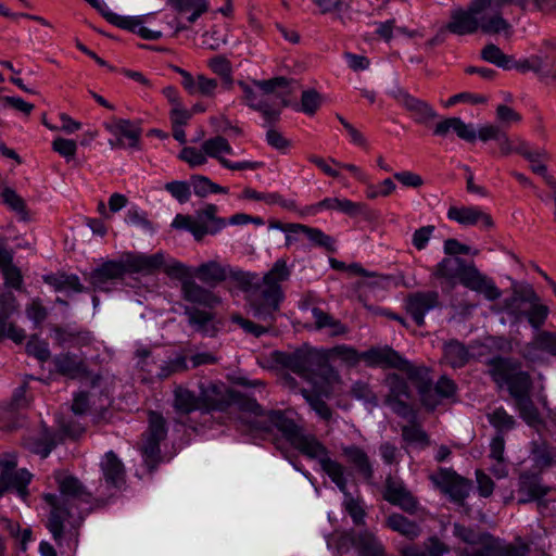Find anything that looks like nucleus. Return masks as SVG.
Segmentation results:
<instances>
[{"label": "nucleus", "instance_id": "1", "mask_svg": "<svg viewBox=\"0 0 556 556\" xmlns=\"http://www.w3.org/2000/svg\"><path fill=\"white\" fill-rule=\"evenodd\" d=\"M193 275L203 283L215 288L224 281L245 293V300L251 303L254 314L266 316L279 300L280 283L291 277V268L287 260L278 258L271 268L262 277L254 271H245L230 265H222L216 261H208L199 265Z\"/></svg>", "mask_w": 556, "mask_h": 556}, {"label": "nucleus", "instance_id": "2", "mask_svg": "<svg viewBox=\"0 0 556 556\" xmlns=\"http://www.w3.org/2000/svg\"><path fill=\"white\" fill-rule=\"evenodd\" d=\"M541 11L549 10L555 0H533ZM515 4L526 10L528 0H471L466 9L451 11L446 29L457 36L473 35L479 30L489 36H502L506 40L514 35V26L503 17L502 10Z\"/></svg>", "mask_w": 556, "mask_h": 556}, {"label": "nucleus", "instance_id": "3", "mask_svg": "<svg viewBox=\"0 0 556 556\" xmlns=\"http://www.w3.org/2000/svg\"><path fill=\"white\" fill-rule=\"evenodd\" d=\"M53 476L60 494L46 493L43 494V500L51 507L47 528L54 541L60 544L64 534L65 523L67 522L75 529L83 520L80 513L75 517L72 503L90 504L92 493L87 490L77 477L66 471L59 470Z\"/></svg>", "mask_w": 556, "mask_h": 556}, {"label": "nucleus", "instance_id": "4", "mask_svg": "<svg viewBox=\"0 0 556 556\" xmlns=\"http://www.w3.org/2000/svg\"><path fill=\"white\" fill-rule=\"evenodd\" d=\"M242 407L254 415V420L249 421L255 430L270 432L274 428L280 431L283 438L303 455L318 459L323 466L324 459H331L327 448L311 434L303 433L295 421L280 410H265L255 400H247Z\"/></svg>", "mask_w": 556, "mask_h": 556}, {"label": "nucleus", "instance_id": "5", "mask_svg": "<svg viewBox=\"0 0 556 556\" xmlns=\"http://www.w3.org/2000/svg\"><path fill=\"white\" fill-rule=\"evenodd\" d=\"M488 374L496 386L505 388L513 397L519 416L533 425L539 419L538 409L531 399L533 381L522 368L521 362L511 357L496 356L488 361Z\"/></svg>", "mask_w": 556, "mask_h": 556}, {"label": "nucleus", "instance_id": "6", "mask_svg": "<svg viewBox=\"0 0 556 556\" xmlns=\"http://www.w3.org/2000/svg\"><path fill=\"white\" fill-rule=\"evenodd\" d=\"M217 205L210 203L195 211L193 216L177 214L170 226L177 230H187L195 241H202L205 236H215L227 226V220L217 216Z\"/></svg>", "mask_w": 556, "mask_h": 556}, {"label": "nucleus", "instance_id": "7", "mask_svg": "<svg viewBox=\"0 0 556 556\" xmlns=\"http://www.w3.org/2000/svg\"><path fill=\"white\" fill-rule=\"evenodd\" d=\"M450 132H454L460 140L472 143L477 138L482 142L497 141L504 131L494 124H485L477 129L473 124H467L459 117H447L435 123L433 130L435 136L445 137Z\"/></svg>", "mask_w": 556, "mask_h": 556}, {"label": "nucleus", "instance_id": "8", "mask_svg": "<svg viewBox=\"0 0 556 556\" xmlns=\"http://www.w3.org/2000/svg\"><path fill=\"white\" fill-rule=\"evenodd\" d=\"M363 361L369 367L394 368L407 375L410 380H424L426 367H416L392 348L377 346L363 352Z\"/></svg>", "mask_w": 556, "mask_h": 556}, {"label": "nucleus", "instance_id": "9", "mask_svg": "<svg viewBox=\"0 0 556 556\" xmlns=\"http://www.w3.org/2000/svg\"><path fill=\"white\" fill-rule=\"evenodd\" d=\"M166 435L167 428L164 417L159 413L151 412L149 414V427L142 434V445L140 447L143 462L150 471H153L162 459L160 443Z\"/></svg>", "mask_w": 556, "mask_h": 556}, {"label": "nucleus", "instance_id": "10", "mask_svg": "<svg viewBox=\"0 0 556 556\" xmlns=\"http://www.w3.org/2000/svg\"><path fill=\"white\" fill-rule=\"evenodd\" d=\"M321 469L328 475L331 481L344 494V508L352 517L355 525L364 521L365 511L357 498H354L348 491V479L345 467L334 459H324Z\"/></svg>", "mask_w": 556, "mask_h": 556}, {"label": "nucleus", "instance_id": "11", "mask_svg": "<svg viewBox=\"0 0 556 556\" xmlns=\"http://www.w3.org/2000/svg\"><path fill=\"white\" fill-rule=\"evenodd\" d=\"M202 149L208 157L216 159L218 163L230 170H255L263 166L262 162L254 161H241L231 162L224 157L225 154L232 155L233 150L229 144L228 140L223 136H215L206 139L202 143Z\"/></svg>", "mask_w": 556, "mask_h": 556}, {"label": "nucleus", "instance_id": "12", "mask_svg": "<svg viewBox=\"0 0 556 556\" xmlns=\"http://www.w3.org/2000/svg\"><path fill=\"white\" fill-rule=\"evenodd\" d=\"M199 403L203 410H226L231 404V394L224 383L210 380L200 381Z\"/></svg>", "mask_w": 556, "mask_h": 556}, {"label": "nucleus", "instance_id": "13", "mask_svg": "<svg viewBox=\"0 0 556 556\" xmlns=\"http://www.w3.org/2000/svg\"><path fill=\"white\" fill-rule=\"evenodd\" d=\"M17 311V301L12 292L0 293V341L10 339L15 343H22L26 333L15 323L11 321V317Z\"/></svg>", "mask_w": 556, "mask_h": 556}, {"label": "nucleus", "instance_id": "14", "mask_svg": "<svg viewBox=\"0 0 556 556\" xmlns=\"http://www.w3.org/2000/svg\"><path fill=\"white\" fill-rule=\"evenodd\" d=\"M431 481L455 503L462 504L469 495L470 482L455 471L441 468L430 476Z\"/></svg>", "mask_w": 556, "mask_h": 556}, {"label": "nucleus", "instance_id": "15", "mask_svg": "<svg viewBox=\"0 0 556 556\" xmlns=\"http://www.w3.org/2000/svg\"><path fill=\"white\" fill-rule=\"evenodd\" d=\"M280 293H281V295H280L279 300L277 301L275 308L268 309L269 312H268V314H266V316H264V318L256 316L254 314L255 312H254L253 306L251 305L250 302L247 301L252 316L255 319H257L260 323H254V321L247 319L238 314H235L231 316V321L233 324L238 325L245 333L252 334L255 338H260L261 336L267 333L275 323V319H276L275 314L279 311L280 304L285 300V292H283L281 285H280Z\"/></svg>", "mask_w": 556, "mask_h": 556}, {"label": "nucleus", "instance_id": "16", "mask_svg": "<svg viewBox=\"0 0 556 556\" xmlns=\"http://www.w3.org/2000/svg\"><path fill=\"white\" fill-rule=\"evenodd\" d=\"M459 283L471 291L483 294L489 301H495L502 295V291L493 279L482 274L472 263L467 265Z\"/></svg>", "mask_w": 556, "mask_h": 556}, {"label": "nucleus", "instance_id": "17", "mask_svg": "<svg viewBox=\"0 0 556 556\" xmlns=\"http://www.w3.org/2000/svg\"><path fill=\"white\" fill-rule=\"evenodd\" d=\"M16 459L11 457L5 459L4 467L0 473L1 483L8 491L14 490L20 498L26 501L29 496L28 484L33 479V475L27 469H15Z\"/></svg>", "mask_w": 556, "mask_h": 556}, {"label": "nucleus", "instance_id": "18", "mask_svg": "<svg viewBox=\"0 0 556 556\" xmlns=\"http://www.w3.org/2000/svg\"><path fill=\"white\" fill-rule=\"evenodd\" d=\"M439 305L440 300L437 291H417L410 293L405 301L406 311L418 327L425 325L426 314Z\"/></svg>", "mask_w": 556, "mask_h": 556}, {"label": "nucleus", "instance_id": "19", "mask_svg": "<svg viewBox=\"0 0 556 556\" xmlns=\"http://www.w3.org/2000/svg\"><path fill=\"white\" fill-rule=\"evenodd\" d=\"M383 498L408 514H415L419 505L417 498L402 481L390 477L386 480Z\"/></svg>", "mask_w": 556, "mask_h": 556}, {"label": "nucleus", "instance_id": "20", "mask_svg": "<svg viewBox=\"0 0 556 556\" xmlns=\"http://www.w3.org/2000/svg\"><path fill=\"white\" fill-rule=\"evenodd\" d=\"M447 218L462 226H479L482 229L493 227L491 215L479 206H451Z\"/></svg>", "mask_w": 556, "mask_h": 556}, {"label": "nucleus", "instance_id": "21", "mask_svg": "<svg viewBox=\"0 0 556 556\" xmlns=\"http://www.w3.org/2000/svg\"><path fill=\"white\" fill-rule=\"evenodd\" d=\"M27 386V381H24L18 388H16L10 403L2 408L0 417L1 428L12 430L18 426L16 413L27 408L30 404V399L26 396Z\"/></svg>", "mask_w": 556, "mask_h": 556}, {"label": "nucleus", "instance_id": "22", "mask_svg": "<svg viewBox=\"0 0 556 556\" xmlns=\"http://www.w3.org/2000/svg\"><path fill=\"white\" fill-rule=\"evenodd\" d=\"M105 128L116 136V141L110 140V144L115 148H138L140 129L126 119H115L104 124Z\"/></svg>", "mask_w": 556, "mask_h": 556}, {"label": "nucleus", "instance_id": "23", "mask_svg": "<svg viewBox=\"0 0 556 556\" xmlns=\"http://www.w3.org/2000/svg\"><path fill=\"white\" fill-rule=\"evenodd\" d=\"M536 300L539 296L531 286L514 287L511 295L504 300L503 307L508 315L519 320L526 315L523 305Z\"/></svg>", "mask_w": 556, "mask_h": 556}, {"label": "nucleus", "instance_id": "24", "mask_svg": "<svg viewBox=\"0 0 556 556\" xmlns=\"http://www.w3.org/2000/svg\"><path fill=\"white\" fill-rule=\"evenodd\" d=\"M538 63L536 75L542 80L556 79V39L544 40L541 49L534 54Z\"/></svg>", "mask_w": 556, "mask_h": 556}, {"label": "nucleus", "instance_id": "25", "mask_svg": "<svg viewBox=\"0 0 556 556\" xmlns=\"http://www.w3.org/2000/svg\"><path fill=\"white\" fill-rule=\"evenodd\" d=\"M126 273L127 268L123 262L108 261L91 273L90 282L94 289L106 291L109 282L122 279Z\"/></svg>", "mask_w": 556, "mask_h": 556}, {"label": "nucleus", "instance_id": "26", "mask_svg": "<svg viewBox=\"0 0 556 556\" xmlns=\"http://www.w3.org/2000/svg\"><path fill=\"white\" fill-rule=\"evenodd\" d=\"M100 468L108 485L117 489L125 483V466L113 451H109L104 454L100 462Z\"/></svg>", "mask_w": 556, "mask_h": 556}, {"label": "nucleus", "instance_id": "27", "mask_svg": "<svg viewBox=\"0 0 556 556\" xmlns=\"http://www.w3.org/2000/svg\"><path fill=\"white\" fill-rule=\"evenodd\" d=\"M181 292L186 301L205 307L212 308L220 302V299L213 291L200 286L191 277L182 281Z\"/></svg>", "mask_w": 556, "mask_h": 556}, {"label": "nucleus", "instance_id": "28", "mask_svg": "<svg viewBox=\"0 0 556 556\" xmlns=\"http://www.w3.org/2000/svg\"><path fill=\"white\" fill-rule=\"evenodd\" d=\"M52 331L54 333L55 342L61 346L70 345L73 348H80L89 345L92 341V334L90 331L72 325L53 326Z\"/></svg>", "mask_w": 556, "mask_h": 556}, {"label": "nucleus", "instance_id": "29", "mask_svg": "<svg viewBox=\"0 0 556 556\" xmlns=\"http://www.w3.org/2000/svg\"><path fill=\"white\" fill-rule=\"evenodd\" d=\"M467 265L468 263L460 257H444L434 266L432 276L447 282L453 288L459 282Z\"/></svg>", "mask_w": 556, "mask_h": 556}, {"label": "nucleus", "instance_id": "30", "mask_svg": "<svg viewBox=\"0 0 556 556\" xmlns=\"http://www.w3.org/2000/svg\"><path fill=\"white\" fill-rule=\"evenodd\" d=\"M345 460L355 469V471L366 481L374 477V468L367 453L355 444L344 445L341 448Z\"/></svg>", "mask_w": 556, "mask_h": 556}, {"label": "nucleus", "instance_id": "31", "mask_svg": "<svg viewBox=\"0 0 556 556\" xmlns=\"http://www.w3.org/2000/svg\"><path fill=\"white\" fill-rule=\"evenodd\" d=\"M548 492V488L541 483V478L535 473L523 472L519 477V504H526L540 500Z\"/></svg>", "mask_w": 556, "mask_h": 556}, {"label": "nucleus", "instance_id": "32", "mask_svg": "<svg viewBox=\"0 0 556 556\" xmlns=\"http://www.w3.org/2000/svg\"><path fill=\"white\" fill-rule=\"evenodd\" d=\"M365 205L359 202H353L349 199L339 198H325L318 203L308 207V213L316 214L317 212L338 211L346 214L350 217H355L364 212Z\"/></svg>", "mask_w": 556, "mask_h": 556}, {"label": "nucleus", "instance_id": "33", "mask_svg": "<svg viewBox=\"0 0 556 556\" xmlns=\"http://www.w3.org/2000/svg\"><path fill=\"white\" fill-rule=\"evenodd\" d=\"M55 370L71 379L86 377L88 369L86 363L76 354L62 353L53 358Z\"/></svg>", "mask_w": 556, "mask_h": 556}, {"label": "nucleus", "instance_id": "34", "mask_svg": "<svg viewBox=\"0 0 556 556\" xmlns=\"http://www.w3.org/2000/svg\"><path fill=\"white\" fill-rule=\"evenodd\" d=\"M518 154L523 156L531 165V170L540 175L547 185V177H553L547 173V167L544 164L548 160V153L542 148H533L529 142L522 143L518 148Z\"/></svg>", "mask_w": 556, "mask_h": 556}, {"label": "nucleus", "instance_id": "35", "mask_svg": "<svg viewBox=\"0 0 556 556\" xmlns=\"http://www.w3.org/2000/svg\"><path fill=\"white\" fill-rule=\"evenodd\" d=\"M282 365L304 379H311L314 366V356L309 353L296 351L283 355Z\"/></svg>", "mask_w": 556, "mask_h": 556}, {"label": "nucleus", "instance_id": "36", "mask_svg": "<svg viewBox=\"0 0 556 556\" xmlns=\"http://www.w3.org/2000/svg\"><path fill=\"white\" fill-rule=\"evenodd\" d=\"M173 407L180 415H188L201 409L199 397L195 393L182 386H176L174 391Z\"/></svg>", "mask_w": 556, "mask_h": 556}, {"label": "nucleus", "instance_id": "37", "mask_svg": "<svg viewBox=\"0 0 556 556\" xmlns=\"http://www.w3.org/2000/svg\"><path fill=\"white\" fill-rule=\"evenodd\" d=\"M490 547L494 552V556H529L530 545L520 536L513 542H505L501 539L492 536Z\"/></svg>", "mask_w": 556, "mask_h": 556}, {"label": "nucleus", "instance_id": "38", "mask_svg": "<svg viewBox=\"0 0 556 556\" xmlns=\"http://www.w3.org/2000/svg\"><path fill=\"white\" fill-rule=\"evenodd\" d=\"M312 317L317 330L327 329L329 336L339 337L348 332V327L332 315L326 313L319 307L312 308Z\"/></svg>", "mask_w": 556, "mask_h": 556}, {"label": "nucleus", "instance_id": "39", "mask_svg": "<svg viewBox=\"0 0 556 556\" xmlns=\"http://www.w3.org/2000/svg\"><path fill=\"white\" fill-rule=\"evenodd\" d=\"M166 2L179 14L190 12L187 21L191 24L195 23L210 9L208 0H166Z\"/></svg>", "mask_w": 556, "mask_h": 556}, {"label": "nucleus", "instance_id": "40", "mask_svg": "<svg viewBox=\"0 0 556 556\" xmlns=\"http://www.w3.org/2000/svg\"><path fill=\"white\" fill-rule=\"evenodd\" d=\"M287 229L292 230L294 233L304 235L317 247L325 248L327 251H334V240L318 228H313L302 224H290Z\"/></svg>", "mask_w": 556, "mask_h": 556}, {"label": "nucleus", "instance_id": "41", "mask_svg": "<svg viewBox=\"0 0 556 556\" xmlns=\"http://www.w3.org/2000/svg\"><path fill=\"white\" fill-rule=\"evenodd\" d=\"M443 357L445 363L451 367L462 368L469 362L471 355L462 342L451 340L443 346Z\"/></svg>", "mask_w": 556, "mask_h": 556}, {"label": "nucleus", "instance_id": "42", "mask_svg": "<svg viewBox=\"0 0 556 556\" xmlns=\"http://www.w3.org/2000/svg\"><path fill=\"white\" fill-rule=\"evenodd\" d=\"M387 525L391 530L399 532L408 540H415L421 533V529L418 523L407 519L401 514L390 515L387 519Z\"/></svg>", "mask_w": 556, "mask_h": 556}, {"label": "nucleus", "instance_id": "43", "mask_svg": "<svg viewBox=\"0 0 556 556\" xmlns=\"http://www.w3.org/2000/svg\"><path fill=\"white\" fill-rule=\"evenodd\" d=\"M185 89L190 94L210 97L217 88V81L204 75L194 77L191 74H185Z\"/></svg>", "mask_w": 556, "mask_h": 556}, {"label": "nucleus", "instance_id": "44", "mask_svg": "<svg viewBox=\"0 0 556 556\" xmlns=\"http://www.w3.org/2000/svg\"><path fill=\"white\" fill-rule=\"evenodd\" d=\"M328 357L331 361H340L346 367H355L363 361V352L359 353L355 348L346 344L336 345L328 351Z\"/></svg>", "mask_w": 556, "mask_h": 556}, {"label": "nucleus", "instance_id": "45", "mask_svg": "<svg viewBox=\"0 0 556 556\" xmlns=\"http://www.w3.org/2000/svg\"><path fill=\"white\" fill-rule=\"evenodd\" d=\"M46 283L54 288L55 291L81 292L84 286L76 275L51 274L43 277Z\"/></svg>", "mask_w": 556, "mask_h": 556}, {"label": "nucleus", "instance_id": "46", "mask_svg": "<svg viewBox=\"0 0 556 556\" xmlns=\"http://www.w3.org/2000/svg\"><path fill=\"white\" fill-rule=\"evenodd\" d=\"M453 534L455 538L466 543V547H473L492 539L493 535L485 531H478L472 528L465 527L460 523H454Z\"/></svg>", "mask_w": 556, "mask_h": 556}, {"label": "nucleus", "instance_id": "47", "mask_svg": "<svg viewBox=\"0 0 556 556\" xmlns=\"http://www.w3.org/2000/svg\"><path fill=\"white\" fill-rule=\"evenodd\" d=\"M481 59L505 71L513 70V56L505 54L495 43H488L481 50Z\"/></svg>", "mask_w": 556, "mask_h": 556}, {"label": "nucleus", "instance_id": "48", "mask_svg": "<svg viewBox=\"0 0 556 556\" xmlns=\"http://www.w3.org/2000/svg\"><path fill=\"white\" fill-rule=\"evenodd\" d=\"M1 199L11 211L18 215L21 220L27 222L29 219L26 203L14 189L10 187H3L1 190Z\"/></svg>", "mask_w": 556, "mask_h": 556}, {"label": "nucleus", "instance_id": "49", "mask_svg": "<svg viewBox=\"0 0 556 556\" xmlns=\"http://www.w3.org/2000/svg\"><path fill=\"white\" fill-rule=\"evenodd\" d=\"M355 545L362 556H386L382 544L369 532L358 534Z\"/></svg>", "mask_w": 556, "mask_h": 556}, {"label": "nucleus", "instance_id": "50", "mask_svg": "<svg viewBox=\"0 0 556 556\" xmlns=\"http://www.w3.org/2000/svg\"><path fill=\"white\" fill-rule=\"evenodd\" d=\"M448 552V547L438 538H431L425 549L416 547H407L403 551L402 556H443Z\"/></svg>", "mask_w": 556, "mask_h": 556}, {"label": "nucleus", "instance_id": "51", "mask_svg": "<svg viewBox=\"0 0 556 556\" xmlns=\"http://www.w3.org/2000/svg\"><path fill=\"white\" fill-rule=\"evenodd\" d=\"M26 317L33 323L34 329H40L48 318L49 311L39 298L33 299L25 307Z\"/></svg>", "mask_w": 556, "mask_h": 556}, {"label": "nucleus", "instance_id": "52", "mask_svg": "<svg viewBox=\"0 0 556 556\" xmlns=\"http://www.w3.org/2000/svg\"><path fill=\"white\" fill-rule=\"evenodd\" d=\"M530 309L526 311V315L529 324L535 330H539L545 323L549 309L546 305L540 303V299L533 302H530Z\"/></svg>", "mask_w": 556, "mask_h": 556}, {"label": "nucleus", "instance_id": "53", "mask_svg": "<svg viewBox=\"0 0 556 556\" xmlns=\"http://www.w3.org/2000/svg\"><path fill=\"white\" fill-rule=\"evenodd\" d=\"M292 79L283 76L274 77L264 80H254V86L266 94L276 93L278 91L289 90L291 88Z\"/></svg>", "mask_w": 556, "mask_h": 556}, {"label": "nucleus", "instance_id": "54", "mask_svg": "<svg viewBox=\"0 0 556 556\" xmlns=\"http://www.w3.org/2000/svg\"><path fill=\"white\" fill-rule=\"evenodd\" d=\"M403 440L410 444L425 447L429 444L427 433L417 425H406L402 427Z\"/></svg>", "mask_w": 556, "mask_h": 556}, {"label": "nucleus", "instance_id": "55", "mask_svg": "<svg viewBox=\"0 0 556 556\" xmlns=\"http://www.w3.org/2000/svg\"><path fill=\"white\" fill-rule=\"evenodd\" d=\"M188 369L187 358L184 355H176L168 361L163 362L160 366V371L157 372V377L160 379H166L174 374L184 372Z\"/></svg>", "mask_w": 556, "mask_h": 556}, {"label": "nucleus", "instance_id": "56", "mask_svg": "<svg viewBox=\"0 0 556 556\" xmlns=\"http://www.w3.org/2000/svg\"><path fill=\"white\" fill-rule=\"evenodd\" d=\"M163 271L170 278L178 279L181 282L185 279H189L193 271L190 270L188 266L184 263L173 258L166 257L163 266Z\"/></svg>", "mask_w": 556, "mask_h": 556}, {"label": "nucleus", "instance_id": "57", "mask_svg": "<svg viewBox=\"0 0 556 556\" xmlns=\"http://www.w3.org/2000/svg\"><path fill=\"white\" fill-rule=\"evenodd\" d=\"M208 67L217 74L227 86L232 84L231 64L225 56L218 55L210 59Z\"/></svg>", "mask_w": 556, "mask_h": 556}, {"label": "nucleus", "instance_id": "58", "mask_svg": "<svg viewBox=\"0 0 556 556\" xmlns=\"http://www.w3.org/2000/svg\"><path fill=\"white\" fill-rule=\"evenodd\" d=\"M490 424L498 431H509L515 427V418L505 408L497 407L488 416Z\"/></svg>", "mask_w": 556, "mask_h": 556}, {"label": "nucleus", "instance_id": "59", "mask_svg": "<svg viewBox=\"0 0 556 556\" xmlns=\"http://www.w3.org/2000/svg\"><path fill=\"white\" fill-rule=\"evenodd\" d=\"M26 352L28 355L35 356L40 362L48 361L51 355L48 343L40 340L37 334L30 336L26 344Z\"/></svg>", "mask_w": 556, "mask_h": 556}, {"label": "nucleus", "instance_id": "60", "mask_svg": "<svg viewBox=\"0 0 556 556\" xmlns=\"http://www.w3.org/2000/svg\"><path fill=\"white\" fill-rule=\"evenodd\" d=\"M302 394L313 410L324 420L332 417V412L328 404L317 394H313L307 390H302Z\"/></svg>", "mask_w": 556, "mask_h": 556}, {"label": "nucleus", "instance_id": "61", "mask_svg": "<svg viewBox=\"0 0 556 556\" xmlns=\"http://www.w3.org/2000/svg\"><path fill=\"white\" fill-rule=\"evenodd\" d=\"M389 394L386 399H409L410 392L406 381L397 375H391L388 378Z\"/></svg>", "mask_w": 556, "mask_h": 556}, {"label": "nucleus", "instance_id": "62", "mask_svg": "<svg viewBox=\"0 0 556 556\" xmlns=\"http://www.w3.org/2000/svg\"><path fill=\"white\" fill-rule=\"evenodd\" d=\"M410 117L418 124L430 127L433 125L437 113L431 106H406Z\"/></svg>", "mask_w": 556, "mask_h": 556}, {"label": "nucleus", "instance_id": "63", "mask_svg": "<svg viewBox=\"0 0 556 556\" xmlns=\"http://www.w3.org/2000/svg\"><path fill=\"white\" fill-rule=\"evenodd\" d=\"M179 157L188 163L189 166L197 167L206 164L208 155L205 154L202 148L185 147L180 151Z\"/></svg>", "mask_w": 556, "mask_h": 556}, {"label": "nucleus", "instance_id": "64", "mask_svg": "<svg viewBox=\"0 0 556 556\" xmlns=\"http://www.w3.org/2000/svg\"><path fill=\"white\" fill-rule=\"evenodd\" d=\"M186 314L188 315L191 326H193L198 331L207 332V326L213 319V315L211 313L192 308L186 309Z\"/></svg>", "mask_w": 556, "mask_h": 556}]
</instances>
